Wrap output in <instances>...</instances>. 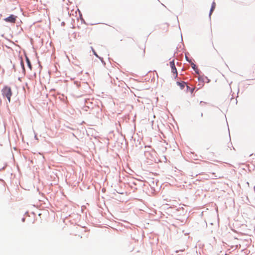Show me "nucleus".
I'll use <instances>...</instances> for the list:
<instances>
[{"mask_svg": "<svg viewBox=\"0 0 255 255\" xmlns=\"http://www.w3.org/2000/svg\"><path fill=\"white\" fill-rule=\"evenodd\" d=\"M170 67H171V72L173 73V75H174V74L175 73H177V69H176L175 66H172Z\"/></svg>", "mask_w": 255, "mask_h": 255, "instance_id": "nucleus-10", "label": "nucleus"}, {"mask_svg": "<svg viewBox=\"0 0 255 255\" xmlns=\"http://www.w3.org/2000/svg\"><path fill=\"white\" fill-rule=\"evenodd\" d=\"M205 78L207 79V83H209L210 82V80L208 79L207 77L205 76Z\"/></svg>", "mask_w": 255, "mask_h": 255, "instance_id": "nucleus-21", "label": "nucleus"}, {"mask_svg": "<svg viewBox=\"0 0 255 255\" xmlns=\"http://www.w3.org/2000/svg\"><path fill=\"white\" fill-rule=\"evenodd\" d=\"M170 66L171 67L172 66H175V63H174V60H172V61L169 62Z\"/></svg>", "mask_w": 255, "mask_h": 255, "instance_id": "nucleus-16", "label": "nucleus"}, {"mask_svg": "<svg viewBox=\"0 0 255 255\" xmlns=\"http://www.w3.org/2000/svg\"><path fill=\"white\" fill-rule=\"evenodd\" d=\"M181 38H182V39H181V41H183V39H182V36H181Z\"/></svg>", "mask_w": 255, "mask_h": 255, "instance_id": "nucleus-32", "label": "nucleus"}, {"mask_svg": "<svg viewBox=\"0 0 255 255\" xmlns=\"http://www.w3.org/2000/svg\"><path fill=\"white\" fill-rule=\"evenodd\" d=\"M253 155H254V154H253V153L251 154L250 155V156H253Z\"/></svg>", "mask_w": 255, "mask_h": 255, "instance_id": "nucleus-26", "label": "nucleus"}, {"mask_svg": "<svg viewBox=\"0 0 255 255\" xmlns=\"http://www.w3.org/2000/svg\"><path fill=\"white\" fill-rule=\"evenodd\" d=\"M19 59H20V66H21V69H22V73L24 75L25 73V67H24V62L23 61L22 57H20Z\"/></svg>", "mask_w": 255, "mask_h": 255, "instance_id": "nucleus-6", "label": "nucleus"}, {"mask_svg": "<svg viewBox=\"0 0 255 255\" xmlns=\"http://www.w3.org/2000/svg\"><path fill=\"white\" fill-rule=\"evenodd\" d=\"M215 7H216V3L214 1H213L212 3L211 7L209 14V16L210 18H211V15L212 12H213V11L215 10Z\"/></svg>", "mask_w": 255, "mask_h": 255, "instance_id": "nucleus-8", "label": "nucleus"}, {"mask_svg": "<svg viewBox=\"0 0 255 255\" xmlns=\"http://www.w3.org/2000/svg\"><path fill=\"white\" fill-rule=\"evenodd\" d=\"M185 59L190 64H191L192 63H193L192 62V60H193V59H190L187 55L186 54H185Z\"/></svg>", "mask_w": 255, "mask_h": 255, "instance_id": "nucleus-11", "label": "nucleus"}, {"mask_svg": "<svg viewBox=\"0 0 255 255\" xmlns=\"http://www.w3.org/2000/svg\"><path fill=\"white\" fill-rule=\"evenodd\" d=\"M186 86V91L187 92L189 91L191 93V94H193L195 88H191L187 85Z\"/></svg>", "mask_w": 255, "mask_h": 255, "instance_id": "nucleus-9", "label": "nucleus"}, {"mask_svg": "<svg viewBox=\"0 0 255 255\" xmlns=\"http://www.w3.org/2000/svg\"><path fill=\"white\" fill-rule=\"evenodd\" d=\"M65 22H62L61 23V25H63V26H64V25H65Z\"/></svg>", "mask_w": 255, "mask_h": 255, "instance_id": "nucleus-23", "label": "nucleus"}, {"mask_svg": "<svg viewBox=\"0 0 255 255\" xmlns=\"http://www.w3.org/2000/svg\"><path fill=\"white\" fill-rule=\"evenodd\" d=\"M254 191L255 192V186L254 187Z\"/></svg>", "mask_w": 255, "mask_h": 255, "instance_id": "nucleus-28", "label": "nucleus"}, {"mask_svg": "<svg viewBox=\"0 0 255 255\" xmlns=\"http://www.w3.org/2000/svg\"><path fill=\"white\" fill-rule=\"evenodd\" d=\"M133 184L136 185V184L134 182H133Z\"/></svg>", "mask_w": 255, "mask_h": 255, "instance_id": "nucleus-31", "label": "nucleus"}, {"mask_svg": "<svg viewBox=\"0 0 255 255\" xmlns=\"http://www.w3.org/2000/svg\"><path fill=\"white\" fill-rule=\"evenodd\" d=\"M17 16L14 14H10L9 16L4 18V20L7 22L14 23Z\"/></svg>", "mask_w": 255, "mask_h": 255, "instance_id": "nucleus-2", "label": "nucleus"}, {"mask_svg": "<svg viewBox=\"0 0 255 255\" xmlns=\"http://www.w3.org/2000/svg\"><path fill=\"white\" fill-rule=\"evenodd\" d=\"M237 102H238V101L237 99H236V104H237Z\"/></svg>", "mask_w": 255, "mask_h": 255, "instance_id": "nucleus-27", "label": "nucleus"}, {"mask_svg": "<svg viewBox=\"0 0 255 255\" xmlns=\"http://www.w3.org/2000/svg\"><path fill=\"white\" fill-rule=\"evenodd\" d=\"M91 50L92 51V52H93V54L96 57H99V56L98 55V54L97 53V52H96V51L95 50V49L93 48V47H91Z\"/></svg>", "mask_w": 255, "mask_h": 255, "instance_id": "nucleus-13", "label": "nucleus"}, {"mask_svg": "<svg viewBox=\"0 0 255 255\" xmlns=\"http://www.w3.org/2000/svg\"><path fill=\"white\" fill-rule=\"evenodd\" d=\"M25 61H26V64H27V67L30 70H32V64L31 63V61H30V59H29V58L27 57V56L26 55H25Z\"/></svg>", "mask_w": 255, "mask_h": 255, "instance_id": "nucleus-7", "label": "nucleus"}, {"mask_svg": "<svg viewBox=\"0 0 255 255\" xmlns=\"http://www.w3.org/2000/svg\"><path fill=\"white\" fill-rule=\"evenodd\" d=\"M177 76H178V72L177 73H175L174 74V75H173V78L174 79H176L177 78Z\"/></svg>", "mask_w": 255, "mask_h": 255, "instance_id": "nucleus-18", "label": "nucleus"}, {"mask_svg": "<svg viewBox=\"0 0 255 255\" xmlns=\"http://www.w3.org/2000/svg\"><path fill=\"white\" fill-rule=\"evenodd\" d=\"M202 103H205V104H206V102H204L203 101H201V102H200V104H201Z\"/></svg>", "mask_w": 255, "mask_h": 255, "instance_id": "nucleus-24", "label": "nucleus"}, {"mask_svg": "<svg viewBox=\"0 0 255 255\" xmlns=\"http://www.w3.org/2000/svg\"><path fill=\"white\" fill-rule=\"evenodd\" d=\"M25 218H22V219H21V221L22 222H25Z\"/></svg>", "mask_w": 255, "mask_h": 255, "instance_id": "nucleus-22", "label": "nucleus"}, {"mask_svg": "<svg viewBox=\"0 0 255 255\" xmlns=\"http://www.w3.org/2000/svg\"><path fill=\"white\" fill-rule=\"evenodd\" d=\"M176 84L178 86L180 87L181 90L184 89L185 87L186 86V82L184 81H177L176 82Z\"/></svg>", "mask_w": 255, "mask_h": 255, "instance_id": "nucleus-3", "label": "nucleus"}, {"mask_svg": "<svg viewBox=\"0 0 255 255\" xmlns=\"http://www.w3.org/2000/svg\"><path fill=\"white\" fill-rule=\"evenodd\" d=\"M74 84L76 86V87L77 88H79L81 86V84L80 82H78V81H75L74 82Z\"/></svg>", "mask_w": 255, "mask_h": 255, "instance_id": "nucleus-15", "label": "nucleus"}, {"mask_svg": "<svg viewBox=\"0 0 255 255\" xmlns=\"http://www.w3.org/2000/svg\"><path fill=\"white\" fill-rule=\"evenodd\" d=\"M81 20L82 23H86V22L83 18H82Z\"/></svg>", "mask_w": 255, "mask_h": 255, "instance_id": "nucleus-20", "label": "nucleus"}, {"mask_svg": "<svg viewBox=\"0 0 255 255\" xmlns=\"http://www.w3.org/2000/svg\"><path fill=\"white\" fill-rule=\"evenodd\" d=\"M1 94L4 98L8 100V102H10L11 97L12 93L11 88L8 86H4L1 90Z\"/></svg>", "mask_w": 255, "mask_h": 255, "instance_id": "nucleus-1", "label": "nucleus"}, {"mask_svg": "<svg viewBox=\"0 0 255 255\" xmlns=\"http://www.w3.org/2000/svg\"><path fill=\"white\" fill-rule=\"evenodd\" d=\"M203 113H201V114H200V116L201 117H203Z\"/></svg>", "mask_w": 255, "mask_h": 255, "instance_id": "nucleus-25", "label": "nucleus"}, {"mask_svg": "<svg viewBox=\"0 0 255 255\" xmlns=\"http://www.w3.org/2000/svg\"><path fill=\"white\" fill-rule=\"evenodd\" d=\"M98 58H99V59L100 60V61H101V62L102 63V64H103V65H104V66H105V65H106V62H105V61L104 60L103 58V57H102L99 56V57H98Z\"/></svg>", "mask_w": 255, "mask_h": 255, "instance_id": "nucleus-14", "label": "nucleus"}, {"mask_svg": "<svg viewBox=\"0 0 255 255\" xmlns=\"http://www.w3.org/2000/svg\"><path fill=\"white\" fill-rule=\"evenodd\" d=\"M15 68V66L13 65V68Z\"/></svg>", "mask_w": 255, "mask_h": 255, "instance_id": "nucleus-30", "label": "nucleus"}, {"mask_svg": "<svg viewBox=\"0 0 255 255\" xmlns=\"http://www.w3.org/2000/svg\"><path fill=\"white\" fill-rule=\"evenodd\" d=\"M198 80L200 83H204V78L202 76H199L198 78Z\"/></svg>", "mask_w": 255, "mask_h": 255, "instance_id": "nucleus-12", "label": "nucleus"}, {"mask_svg": "<svg viewBox=\"0 0 255 255\" xmlns=\"http://www.w3.org/2000/svg\"><path fill=\"white\" fill-rule=\"evenodd\" d=\"M204 83H200L198 84V86H200V87L198 88V89H200L201 87H202L204 86Z\"/></svg>", "mask_w": 255, "mask_h": 255, "instance_id": "nucleus-17", "label": "nucleus"}, {"mask_svg": "<svg viewBox=\"0 0 255 255\" xmlns=\"http://www.w3.org/2000/svg\"><path fill=\"white\" fill-rule=\"evenodd\" d=\"M19 59H20V66H21V69H22V73L24 75L25 73V67H24V62L23 61L22 57H20Z\"/></svg>", "mask_w": 255, "mask_h": 255, "instance_id": "nucleus-5", "label": "nucleus"}, {"mask_svg": "<svg viewBox=\"0 0 255 255\" xmlns=\"http://www.w3.org/2000/svg\"><path fill=\"white\" fill-rule=\"evenodd\" d=\"M79 18L81 19V18H83L82 14L79 10Z\"/></svg>", "mask_w": 255, "mask_h": 255, "instance_id": "nucleus-19", "label": "nucleus"}, {"mask_svg": "<svg viewBox=\"0 0 255 255\" xmlns=\"http://www.w3.org/2000/svg\"><path fill=\"white\" fill-rule=\"evenodd\" d=\"M191 65L192 68L196 74H200L201 73V71L197 68V66L194 63H192Z\"/></svg>", "mask_w": 255, "mask_h": 255, "instance_id": "nucleus-4", "label": "nucleus"}, {"mask_svg": "<svg viewBox=\"0 0 255 255\" xmlns=\"http://www.w3.org/2000/svg\"><path fill=\"white\" fill-rule=\"evenodd\" d=\"M182 212H184V209L183 208H182Z\"/></svg>", "mask_w": 255, "mask_h": 255, "instance_id": "nucleus-29", "label": "nucleus"}]
</instances>
